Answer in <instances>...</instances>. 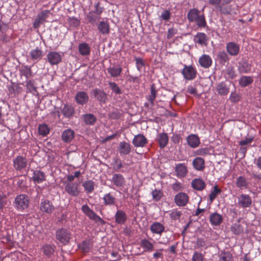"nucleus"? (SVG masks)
Returning <instances> with one entry per match:
<instances>
[{"mask_svg":"<svg viewBox=\"0 0 261 261\" xmlns=\"http://www.w3.org/2000/svg\"><path fill=\"white\" fill-rule=\"evenodd\" d=\"M29 197L25 194H22L15 197L13 205L18 211L23 212L29 207Z\"/></svg>","mask_w":261,"mask_h":261,"instance_id":"f257e3e1","label":"nucleus"},{"mask_svg":"<svg viewBox=\"0 0 261 261\" xmlns=\"http://www.w3.org/2000/svg\"><path fill=\"white\" fill-rule=\"evenodd\" d=\"M57 240L63 245H66L71 238V233L66 228H61L58 230L56 233Z\"/></svg>","mask_w":261,"mask_h":261,"instance_id":"f03ea898","label":"nucleus"},{"mask_svg":"<svg viewBox=\"0 0 261 261\" xmlns=\"http://www.w3.org/2000/svg\"><path fill=\"white\" fill-rule=\"evenodd\" d=\"M82 212L86 215L90 220L94 221L95 222H99L103 224L104 220L98 216L92 209H91L87 204L83 205L81 208Z\"/></svg>","mask_w":261,"mask_h":261,"instance_id":"7ed1b4c3","label":"nucleus"},{"mask_svg":"<svg viewBox=\"0 0 261 261\" xmlns=\"http://www.w3.org/2000/svg\"><path fill=\"white\" fill-rule=\"evenodd\" d=\"M181 73L186 80H192L195 78L197 71L192 66L185 65L181 71Z\"/></svg>","mask_w":261,"mask_h":261,"instance_id":"20e7f679","label":"nucleus"},{"mask_svg":"<svg viewBox=\"0 0 261 261\" xmlns=\"http://www.w3.org/2000/svg\"><path fill=\"white\" fill-rule=\"evenodd\" d=\"M13 167L17 171H21L25 168L27 165V159L21 155H18L13 160Z\"/></svg>","mask_w":261,"mask_h":261,"instance_id":"39448f33","label":"nucleus"},{"mask_svg":"<svg viewBox=\"0 0 261 261\" xmlns=\"http://www.w3.org/2000/svg\"><path fill=\"white\" fill-rule=\"evenodd\" d=\"M65 191L71 196H77L80 191L78 188V184L74 182L64 183Z\"/></svg>","mask_w":261,"mask_h":261,"instance_id":"423d86ee","label":"nucleus"},{"mask_svg":"<svg viewBox=\"0 0 261 261\" xmlns=\"http://www.w3.org/2000/svg\"><path fill=\"white\" fill-rule=\"evenodd\" d=\"M251 198L247 194H242L238 198V205L240 207H249L251 205Z\"/></svg>","mask_w":261,"mask_h":261,"instance_id":"0eeeda50","label":"nucleus"},{"mask_svg":"<svg viewBox=\"0 0 261 261\" xmlns=\"http://www.w3.org/2000/svg\"><path fill=\"white\" fill-rule=\"evenodd\" d=\"M174 202L178 206H185L189 202L188 195L184 192H179L174 196Z\"/></svg>","mask_w":261,"mask_h":261,"instance_id":"6e6552de","label":"nucleus"},{"mask_svg":"<svg viewBox=\"0 0 261 261\" xmlns=\"http://www.w3.org/2000/svg\"><path fill=\"white\" fill-rule=\"evenodd\" d=\"M46 57L51 65H58L62 60V55L60 53L57 51H49Z\"/></svg>","mask_w":261,"mask_h":261,"instance_id":"1a4fd4ad","label":"nucleus"},{"mask_svg":"<svg viewBox=\"0 0 261 261\" xmlns=\"http://www.w3.org/2000/svg\"><path fill=\"white\" fill-rule=\"evenodd\" d=\"M111 181L113 185L118 188L123 187L125 184V178L119 173L113 174Z\"/></svg>","mask_w":261,"mask_h":261,"instance_id":"9d476101","label":"nucleus"},{"mask_svg":"<svg viewBox=\"0 0 261 261\" xmlns=\"http://www.w3.org/2000/svg\"><path fill=\"white\" fill-rule=\"evenodd\" d=\"M226 49L230 56H236L240 52V46L234 42H229L226 45Z\"/></svg>","mask_w":261,"mask_h":261,"instance_id":"9b49d317","label":"nucleus"},{"mask_svg":"<svg viewBox=\"0 0 261 261\" xmlns=\"http://www.w3.org/2000/svg\"><path fill=\"white\" fill-rule=\"evenodd\" d=\"M103 204L106 206H117V199L114 195L111 192L107 193L103 195L102 198Z\"/></svg>","mask_w":261,"mask_h":261,"instance_id":"f8f14e48","label":"nucleus"},{"mask_svg":"<svg viewBox=\"0 0 261 261\" xmlns=\"http://www.w3.org/2000/svg\"><path fill=\"white\" fill-rule=\"evenodd\" d=\"M148 143V140L143 134L135 136L133 140V144L136 147H143Z\"/></svg>","mask_w":261,"mask_h":261,"instance_id":"ddd939ff","label":"nucleus"},{"mask_svg":"<svg viewBox=\"0 0 261 261\" xmlns=\"http://www.w3.org/2000/svg\"><path fill=\"white\" fill-rule=\"evenodd\" d=\"M175 171L176 175L178 178L184 177L188 173L187 167L185 163H179L176 164Z\"/></svg>","mask_w":261,"mask_h":261,"instance_id":"4468645a","label":"nucleus"},{"mask_svg":"<svg viewBox=\"0 0 261 261\" xmlns=\"http://www.w3.org/2000/svg\"><path fill=\"white\" fill-rule=\"evenodd\" d=\"M114 218L115 222L120 225L124 224L127 219L125 212L119 209H117L115 214Z\"/></svg>","mask_w":261,"mask_h":261,"instance_id":"2eb2a0df","label":"nucleus"},{"mask_svg":"<svg viewBox=\"0 0 261 261\" xmlns=\"http://www.w3.org/2000/svg\"><path fill=\"white\" fill-rule=\"evenodd\" d=\"M55 207L51 201L47 199H43L40 203V210L46 213H51Z\"/></svg>","mask_w":261,"mask_h":261,"instance_id":"dca6fc26","label":"nucleus"},{"mask_svg":"<svg viewBox=\"0 0 261 261\" xmlns=\"http://www.w3.org/2000/svg\"><path fill=\"white\" fill-rule=\"evenodd\" d=\"M219 11L221 14L227 15H234L237 14L236 10L232 7L231 5L226 6L225 4H221L219 6Z\"/></svg>","mask_w":261,"mask_h":261,"instance_id":"f3484780","label":"nucleus"},{"mask_svg":"<svg viewBox=\"0 0 261 261\" xmlns=\"http://www.w3.org/2000/svg\"><path fill=\"white\" fill-rule=\"evenodd\" d=\"M216 89L218 94L221 96L226 95L229 92V87L224 82L218 83L216 86Z\"/></svg>","mask_w":261,"mask_h":261,"instance_id":"a211bd4d","label":"nucleus"},{"mask_svg":"<svg viewBox=\"0 0 261 261\" xmlns=\"http://www.w3.org/2000/svg\"><path fill=\"white\" fill-rule=\"evenodd\" d=\"M98 30L103 35H108L110 33V24L107 21H101L97 25Z\"/></svg>","mask_w":261,"mask_h":261,"instance_id":"6ab92c4d","label":"nucleus"},{"mask_svg":"<svg viewBox=\"0 0 261 261\" xmlns=\"http://www.w3.org/2000/svg\"><path fill=\"white\" fill-rule=\"evenodd\" d=\"M245 224H241L240 222L233 223L231 227V230L233 234L240 235L245 231Z\"/></svg>","mask_w":261,"mask_h":261,"instance_id":"aec40b11","label":"nucleus"},{"mask_svg":"<svg viewBox=\"0 0 261 261\" xmlns=\"http://www.w3.org/2000/svg\"><path fill=\"white\" fill-rule=\"evenodd\" d=\"M199 63L201 67L208 68L212 64V59L210 56L203 55L199 58Z\"/></svg>","mask_w":261,"mask_h":261,"instance_id":"412c9836","label":"nucleus"},{"mask_svg":"<svg viewBox=\"0 0 261 261\" xmlns=\"http://www.w3.org/2000/svg\"><path fill=\"white\" fill-rule=\"evenodd\" d=\"M46 176L45 173L40 170H35L33 172L32 179L35 183H41L45 181Z\"/></svg>","mask_w":261,"mask_h":261,"instance_id":"4be33fe9","label":"nucleus"},{"mask_svg":"<svg viewBox=\"0 0 261 261\" xmlns=\"http://www.w3.org/2000/svg\"><path fill=\"white\" fill-rule=\"evenodd\" d=\"M150 229L152 233L161 235L164 231L165 227L162 224L156 222L150 225Z\"/></svg>","mask_w":261,"mask_h":261,"instance_id":"5701e85b","label":"nucleus"},{"mask_svg":"<svg viewBox=\"0 0 261 261\" xmlns=\"http://www.w3.org/2000/svg\"><path fill=\"white\" fill-rule=\"evenodd\" d=\"M210 221L212 225L219 226L223 221L222 216L217 213H214L210 216Z\"/></svg>","mask_w":261,"mask_h":261,"instance_id":"b1692460","label":"nucleus"},{"mask_svg":"<svg viewBox=\"0 0 261 261\" xmlns=\"http://www.w3.org/2000/svg\"><path fill=\"white\" fill-rule=\"evenodd\" d=\"M30 56L32 60L38 62L42 59L43 51L39 48L36 47L35 49L31 50Z\"/></svg>","mask_w":261,"mask_h":261,"instance_id":"393cba45","label":"nucleus"},{"mask_svg":"<svg viewBox=\"0 0 261 261\" xmlns=\"http://www.w3.org/2000/svg\"><path fill=\"white\" fill-rule=\"evenodd\" d=\"M61 113L67 118H70L74 114V109L70 105H65L61 110Z\"/></svg>","mask_w":261,"mask_h":261,"instance_id":"a878e982","label":"nucleus"},{"mask_svg":"<svg viewBox=\"0 0 261 261\" xmlns=\"http://www.w3.org/2000/svg\"><path fill=\"white\" fill-rule=\"evenodd\" d=\"M88 98L87 94L84 91L77 92L75 97L76 102L82 105L85 104L88 101Z\"/></svg>","mask_w":261,"mask_h":261,"instance_id":"bb28decb","label":"nucleus"},{"mask_svg":"<svg viewBox=\"0 0 261 261\" xmlns=\"http://www.w3.org/2000/svg\"><path fill=\"white\" fill-rule=\"evenodd\" d=\"M188 144L192 148H195L198 146L200 144V140L198 137L196 135H191L187 139Z\"/></svg>","mask_w":261,"mask_h":261,"instance_id":"cd10ccee","label":"nucleus"},{"mask_svg":"<svg viewBox=\"0 0 261 261\" xmlns=\"http://www.w3.org/2000/svg\"><path fill=\"white\" fill-rule=\"evenodd\" d=\"M191 185L193 189L197 191H202L205 188V182L200 178L194 179Z\"/></svg>","mask_w":261,"mask_h":261,"instance_id":"c85d7f7f","label":"nucleus"},{"mask_svg":"<svg viewBox=\"0 0 261 261\" xmlns=\"http://www.w3.org/2000/svg\"><path fill=\"white\" fill-rule=\"evenodd\" d=\"M93 94L94 96L100 102L104 103L107 99V95L106 93L100 89L97 88L93 89Z\"/></svg>","mask_w":261,"mask_h":261,"instance_id":"c756f323","label":"nucleus"},{"mask_svg":"<svg viewBox=\"0 0 261 261\" xmlns=\"http://www.w3.org/2000/svg\"><path fill=\"white\" fill-rule=\"evenodd\" d=\"M192 164L194 169L197 171H202L205 167L204 160L201 158H196Z\"/></svg>","mask_w":261,"mask_h":261,"instance_id":"7c9ffc66","label":"nucleus"},{"mask_svg":"<svg viewBox=\"0 0 261 261\" xmlns=\"http://www.w3.org/2000/svg\"><path fill=\"white\" fill-rule=\"evenodd\" d=\"M74 136V131L71 129L65 130L62 134V140L65 143L70 142L73 139Z\"/></svg>","mask_w":261,"mask_h":261,"instance_id":"2f4dec72","label":"nucleus"},{"mask_svg":"<svg viewBox=\"0 0 261 261\" xmlns=\"http://www.w3.org/2000/svg\"><path fill=\"white\" fill-rule=\"evenodd\" d=\"M168 141L169 139L167 133H162L158 136V141L159 146L161 148H164L167 145Z\"/></svg>","mask_w":261,"mask_h":261,"instance_id":"473e14b6","label":"nucleus"},{"mask_svg":"<svg viewBox=\"0 0 261 261\" xmlns=\"http://www.w3.org/2000/svg\"><path fill=\"white\" fill-rule=\"evenodd\" d=\"M131 151V147L129 143L126 142H120L119 146V151L121 154H128Z\"/></svg>","mask_w":261,"mask_h":261,"instance_id":"72a5a7b5","label":"nucleus"},{"mask_svg":"<svg viewBox=\"0 0 261 261\" xmlns=\"http://www.w3.org/2000/svg\"><path fill=\"white\" fill-rule=\"evenodd\" d=\"M200 15V11L198 9H192L188 13L187 18L190 22H195Z\"/></svg>","mask_w":261,"mask_h":261,"instance_id":"f704fd0d","label":"nucleus"},{"mask_svg":"<svg viewBox=\"0 0 261 261\" xmlns=\"http://www.w3.org/2000/svg\"><path fill=\"white\" fill-rule=\"evenodd\" d=\"M140 245L145 251L151 252L153 250V244L146 239H142Z\"/></svg>","mask_w":261,"mask_h":261,"instance_id":"c9c22d12","label":"nucleus"},{"mask_svg":"<svg viewBox=\"0 0 261 261\" xmlns=\"http://www.w3.org/2000/svg\"><path fill=\"white\" fill-rule=\"evenodd\" d=\"M20 75L24 76L27 80L32 76L31 67L28 65L22 66L19 69Z\"/></svg>","mask_w":261,"mask_h":261,"instance_id":"e433bc0d","label":"nucleus"},{"mask_svg":"<svg viewBox=\"0 0 261 261\" xmlns=\"http://www.w3.org/2000/svg\"><path fill=\"white\" fill-rule=\"evenodd\" d=\"M194 41L201 45H206L207 38L205 34L203 33H198L194 37Z\"/></svg>","mask_w":261,"mask_h":261,"instance_id":"4c0bfd02","label":"nucleus"},{"mask_svg":"<svg viewBox=\"0 0 261 261\" xmlns=\"http://www.w3.org/2000/svg\"><path fill=\"white\" fill-rule=\"evenodd\" d=\"M253 82V79L250 76H242L239 80L240 85L242 87H245L252 84Z\"/></svg>","mask_w":261,"mask_h":261,"instance_id":"58836bf2","label":"nucleus"},{"mask_svg":"<svg viewBox=\"0 0 261 261\" xmlns=\"http://www.w3.org/2000/svg\"><path fill=\"white\" fill-rule=\"evenodd\" d=\"M83 118L86 124L92 125L96 121V117L92 114H86L83 115Z\"/></svg>","mask_w":261,"mask_h":261,"instance_id":"ea45409f","label":"nucleus"},{"mask_svg":"<svg viewBox=\"0 0 261 261\" xmlns=\"http://www.w3.org/2000/svg\"><path fill=\"white\" fill-rule=\"evenodd\" d=\"M79 51L82 56L88 55L90 53V47L86 43H82L79 45Z\"/></svg>","mask_w":261,"mask_h":261,"instance_id":"a19ab883","label":"nucleus"},{"mask_svg":"<svg viewBox=\"0 0 261 261\" xmlns=\"http://www.w3.org/2000/svg\"><path fill=\"white\" fill-rule=\"evenodd\" d=\"M122 70L121 67H110L108 68V72L112 77H117L120 75Z\"/></svg>","mask_w":261,"mask_h":261,"instance_id":"79ce46f5","label":"nucleus"},{"mask_svg":"<svg viewBox=\"0 0 261 261\" xmlns=\"http://www.w3.org/2000/svg\"><path fill=\"white\" fill-rule=\"evenodd\" d=\"M254 139L253 137L252 136H248L246 137L244 139L241 140L239 142V145L241 146V150L242 151L246 152V148L245 147H243V146L248 145L251 143Z\"/></svg>","mask_w":261,"mask_h":261,"instance_id":"37998d69","label":"nucleus"},{"mask_svg":"<svg viewBox=\"0 0 261 261\" xmlns=\"http://www.w3.org/2000/svg\"><path fill=\"white\" fill-rule=\"evenodd\" d=\"M25 87L27 92H30L35 95L37 93V87L35 86L34 81L33 80L27 81Z\"/></svg>","mask_w":261,"mask_h":261,"instance_id":"c03bdc74","label":"nucleus"},{"mask_svg":"<svg viewBox=\"0 0 261 261\" xmlns=\"http://www.w3.org/2000/svg\"><path fill=\"white\" fill-rule=\"evenodd\" d=\"M85 191L88 193H91L94 189L95 184L92 180H88L83 184Z\"/></svg>","mask_w":261,"mask_h":261,"instance_id":"a18cd8bd","label":"nucleus"},{"mask_svg":"<svg viewBox=\"0 0 261 261\" xmlns=\"http://www.w3.org/2000/svg\"><path fill=\"white\" fill-rule=\"evenodd\" d=\"M236 185L240 189L246 188L248 186L246 178L243 176H239L237 178Z\"/></svg>","mask_w":261,"mask_h":261,"instance_id":"49530a36","label":"nucleus"},{"mask_svg":"<svg viewBox=\"0 0 261 261\" xmlns=\"http://www.w3.org/2000/svg\"><path fill=\"white\" fill-rule=\"evenodd\" d=\"M221 189L219 188L217 185H216L214 187L213 190L211 191L208 196L210 202H212L216 197L221 193Z\"/></svg>","mask_w":261,"mask_h":261,"instance_id":"de8ad7c7","label":"nucleus"},{"mask_svg":"<svg viewBox=\"0 0 261 261\" xmlns=\"http://www.w3.org/2000/svg\"><path fill=\"white\" fill-rule=\"evenodd\" d=\"M38 132L40 135L45 137L49 133V128L47 124L43 123L38 126Z\"/></svg>","mask_w":261,"mask_h":261,"instance_id":"09e8293b","label":"nucleus"},{"mask_svg":"<svg viewBox=\"0 0 261 261\" xmlns=\"http://www.w3.org/2000/svg\"><path fill=\"white\" fill-rule=\"evenodd\" d=\"M238 70L240 73H248L250 70L249 64L246 62L239 63Z\"/></svg>","mask_w":261,"mask_h":261,"instance_id":"8fccbe9b","label":"nucleus"},{"mask_svg":"<svg viewBox=\"0 0 261 261\" xmlns=\"http://www.w3.org/2000/svg\"><path fill=\"white\" fill-rule=\"evenodd\" d=\"M109 117L113 119L120 118L123 115V111L120 109H114L109 114Z\"/></svg>","mask_w":261,"mask_h":261,"instance_id":"3c124183","label":"nucleus"},{"mask_svg":"<svg viewBox=\"0 0 261 261\" xmlns=\"http://www.w3.org/2000/svg\"><path fill=\"white\" fill-rule=\"evenodd\" d=\"M87 18L90 23L92 24H94L97 22V21L100 19V16H98L97 14H96L95 12H93V11H90L87 15Z\"/></svg>","mask_w":261,"mask_h":261,"instance_id":"603ef678","label":"nucleus"},{"mask_svg":"<svg viewBox=\"0 0 261 261\" xmlns=\"http://www.w3.org/2000/svg\"><path fill=\"white\" fill-rule=\"evenodd\" d=\"M232 254L228 251L222 252L220 254L219 261H232Z\"/></svg>","mask_w":261,"mask_h":261,"instance_id":"864d4df0","label":"nucleus"},{"mask_svg":"<svg viewBox=\"0 0 261 261\" xmlns=\"http://www.w3.org/2000/svg\"><path fill=\"white\" fill-rule=\"evenodd\" d=\"M156 91L154 85L153 84L150 87V94L148 96V100L150 103L153 105L154 104V100L156 96Z\"/></svg>","mask_w":261,"mask_h":261,"instance_id":"5fc2aeb1","label":"nucleus"},{"mask_svg":"<svg viewBox=\"0 0 261 261\" xmlns=\"http://www.w3.org/2000/svg\"><path fill=\"white\" fill-rule=\"evenodd\" d=\"M195 22L198 27L204 28L206 25V22L203 14H201Z\"/></svg>","mask_w":261,"mask_h":261,"instance_id":"6e6d98bb","label":"nucleus"},{"mask_svg":"<svg viewBox=\"0 0 261 261\" xmlns=\"http://www.w3.org/2000/svg\"><path fill=\"white\" fill-rule=\"evenodd\" d=\"M50 13V12L49 10H45L42 11L40 14H38L36 17L43 22L48 17Z\"/></svg>","mask_w":261,"mask_h":261,"instance_id":"4d7b16f0","label":"nucleus"},{"mask_svg":"<svg viewBox=\"0 0 261 261\" xmlns=\"http://www.w3.org/2000/svg\"><path fill=\"white\" fill-rule=\"evenodd\" d=\"M237 76L235 70L232 67H228L226 70L225 76L226 78L233 79Z\"/></svg>","mask_w":261,"mask_h":261,"instance_id":"13d9d810","label":"nucleus"},{"mask_svg":"<svg viewBox=\"0 0 261 261\" xmlns=\"http://www.w3.org/2000/svg\"><path fill=\"white\" fill-rule=\"evenodd\" d=\"M181 212L177 209L172 210L169 214L170 218L172 220H179L181 216Z\"/></svg>","mask_w":261,"mask_h":261,"instance_id":"bf43d9fd","label":"nucleus"},{"mask_svg":"<svg viewBox=\"0 0 261 261\" xmlns=\"http://www.w3.org/2000/svg\"><path fill=\"white\" fill-rule=\"evenodd\" d=\"M151 194L153 200L155 201H159L163 196V192L158 189H155L152 191Z\"/></svg>","mask_w":261,"mask_h":261,"instance_id":"052dcab7","label":"nucleus"},{"mask_svg":"<svg viewBox=\"0 0 261 261\" xmlns=\"http://www.w3.org/2000/svg\"><path fill=\"white\" fill-rule=\"evenodd\" d=\"M43 251L44 254L50 256L54 252V248L50 245H45L43 247Z\"/></svg>","mask_w":261,"mask_h":261,"instance_id":"680f3d73","label":"nucleus"},{"mask_svg":"<svg viewBox=\"0 0 261 261\" xmlns=\"http://www.w3.org/2000/svg\"><path fill=\"white\" fill-rule=\"evenodd\" d=\"M67 21L70 27L76 28L80 24V20L75 17H69Z\"/></svg>","mask_w":261,"mask_h":261,"instance_id":"e2e57ef3","label":"nucleus"},{"mask_svg":"<svg viewBox=\"0 0 261 261\" xmlns=\"http://www.w3.org/2000/svg\"><path fill=\"white\" fill-rule=\"evenodd\" d=\"M204 255L200 252L195 251L193 253L192 260V261H204Z\"/></svg>","mask_w":261,"mask_h":261,"instance_id":"0e129e2a","label":"nucleus"},{"mask_svg":"<svg viewBox=\"0 0 261 261\" xmlns=\"http://www.w3.org/2000/svg\"><path fill=\"white\" fill-rule=\"evenodd\" d=\"M161 20L168 21L171 18V13L169 10H165L162 12L160 16Z\"/></svg>","mask_w":261,"mask_h":261,"instance_id":"69168bd1","label":"nucleus"},{"mask_svg":"<svg viewBox=\"0 0 261 261\" xmlns=\"http://www.w3.org/2000/svg\"><path fill=\"white\" fill-rule=\"evenodd\" d=\"M218 57L221 62L224 63L228 62L229 60L228 56L224 51H219L218 54Z\"/></svg>","mask_w":261,"mask_h":261,"instance_id":"338daca9","label":"nucleus"},{"mask_svg":"<svg viewBox=\"0 0 261 261\" xmlns=\"http://www.w3.org/2000/svg\"><path fill=\"white\" fill-rule=\"evenodd\" d=\"M110 88L116 94H119L121 93V89L118 85L114 82H110L109 83Z\"/></svg>","mask_w":261,"mask_h":261,"instance_id":"774afa93","label":"nucleus"}]
</instances>
